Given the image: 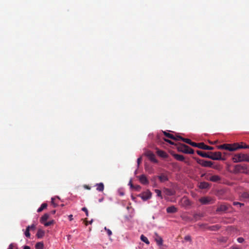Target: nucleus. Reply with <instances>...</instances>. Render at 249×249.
<instances>
[{
    "mask_svg": "<svg viewBox=\"0 0 249 249\" xmlns=\"http://www.w3.org/2000/svg\"><path fill=\"white\" fill-rule=\"evenodd\" d=\"M69 218L70 221H71L73 220V215L72 214H70L69 215Z\"/></svg>",
    "mask_w": 249,
    "mask_h": 249,
    "instance_id": "obj_48",
    "label": "nucleus"
},
{
    "mask_svg": "<svg viewBox=\"0 0 249 249\" xmlns=\"http://www.w3.org/2000/svg\"><path fill=\"white\" fill-rule=\"evenodd\" d=\"M233 173L235 174H249V168L246 164H237L233 167Z\"/></svg>",
    "mask_w": 249,
    "mask_h": 249,
    "instance_id": "obj_2",
    "label": "nucleus"
},
{
    "mask_svg": "<svg viewBox=\"0 0 249 249\" xmlns=\"http://www.w3.org/2000/svg\"><path fill=\"white\" fill-rule=\"evenodd\" d=\"M233 205L235 206V205H240V206L241 207V206H243L244 205V204L243 203H240V202H234L233 203Z\"/></svg>",
    "mask_w": 249,
    "mask_h": 249,
    "instance_id": "obj_43",
    "label": "nucleus"
},
{
    "mask_svg": "<svg viewBox=\"0 0 249 249\" xmlns=\"http://www.w3.org/2000/svg\"><path fill=\"white\" fill-rule=\"evenodd\" d=\"M197 162L203 167H211L213 165V162L211 161L205 160H204L196 159Z\"/></svg>",
    "mask_w": 249,
    "mask_h": 249,
    "instance_id": "obj_6",
    "label": "nucleus"
},
{
    "mask_svg": "<svg viewBox=\"0 0 249 249\" xmlns=\"http://www.w3.org/2000/svg\"><path fill=\"white\" fill-rule=\"evenodd\" d=\"M130 184V186L131 188H135L136 190H139L141 187L140 185H136V186H134L131 183V182H129Z\"/></svg>",
    "mask_w": 249,
    "mask_h": 249,
    "instance_id": "obj_35",
    "label": "nucleus"
},
{
    "mask_svg": "<svg viewBox=\"0 0 249 249\" xmlns=\"http://www.w3.org/2000/svg\"><path fill=\"white\" fill-rule=\"evenodd\" d=\"M146 156L148 158V159L151 161L152 162L154 163H157L158 160L156 159V156L154 155V154L151 152V151H148L146 153Z\"/></svg>",
    "mask_w": 249,
    "mask_h": 249,
    "instance_id": "obj_9",
    "label": "nucleus"
},
{
    "mask_svg": "<svg viewBox=\"0 0 249 249\" xmlns=\"http://www.w3.org/2000/svg\"><path fill=\"white\" fill-rule=\"evenodd\" d=\"M45 232L44 231L39 229L36 233V236L38 238H41L44 235Z\"/></svg>",
    "mask_w": 249,
    "mask_h": 249,
    "instance_id": "obj_26",
    "label": "nucleus"
},
{
    "mask_svg": "<svg viewBox=\"0 0 249 249\" xmlns=\"http://www.w3.org/2000/svg\"><path fill=\"white\" fill-rule=\"evenodd\" d=\"M8 249H14V246L12 244H11L8 248Z\"/></svg>",
    "mask_w": 249,
    "mask_h": 249,
    "instance_id": "obj_51",
    "label": "nucleus"
},
{
    "mask_svg": "<svg viewBox=\"0 0 249 249\" xmlns=\"http://www.w3.org/2000/svg\"><path fill=\"white\" fill-rule=\"evenodd\" d=\"M152 196V193L149 190H147L146 191L142 193V194L139 195L142 199L143 200H147V199L151 198Z\"/></svg>",
    "mask_w": 249,
    "mask_h": 249,
    "instance_id": "obj_8",
    "label": "nucleus"
},
{
    "mask_svg": "<svg viewBox=\"0 0 249 249\" xmlns=\"http://www.w3.org/2000/svg\"><path fill=\"white\" fill-rule=\"evenodd\" d=\"M203 226H204L206 229L212 231H216L218 230L220 228V226L218 225H215L212 226H207V224H204Z\"/></svg>",
    "mask_w": 249,
    "mask_h": 249,
    "instance_id": "obj_13",
    "label": "nucleus"
},
{
    "mask_svg": "<svg viewBox=\"0 0 249 249\" xmlns=\"http://www.w3.org/2000/svg\"><path fill=\"white\" fill-rule=\"evenodd\" d=\"M155 192L157 194V196L161 198H162V196L161 195V192L160 190L159 189H155Z\"/></svg>",
    "mask_w": 249,
    "mask_h": 249,
    "instance_id": "obj_33",
    "label": "nucleus"
},
{
    "mask_svg": "<svg viewBox=\"0 0 249 249\" xmlns=\"http://www.w3.org/2000/svg\"><path fill=\"white\" fill-rule=\"evenodd\" d=\"M184 239L186 240V241H190L191 240V237L189 235H187V236H185V237H184Z\"/></svg>",
    "mask_w": 249,
    "mask_h": 249,
    "instance_id": "obj_42",
    "label": "nucleus"
},
{
    "mask_svg": "<svg viewBox=\"0 0 249 249\" xmlns=\"http://www.w3.org/2000/svg\"><path fill=\"white\" fill-rule=\"evenodd\" d=\"M194 150L190 148L189 146V148L188 149V151L187 152V154H194Z\"/></svg>",
    "mask_w": 249,
    "mask_h": 249,
    "instance_id": "obj_38",
    "label": "nucleus"
},
{
    "mask_svg": "<svg viewBox=\"0 0 249 249\" xmlns=\"http://www.w3.org/2000/svg\"><path fill=\"white\" fill-rule=\"evenodd\" d=\"M207 179L213 182H217L221 180V177L218 175H213Z\"/></svg>",
    "mask_w": 249,
    "mask_h": 249,
    "instance_id": "obj_14",
    "label": "nucleus"
},
{
    "mask_svg": "<svg viewBox=\"0 0 249 249\" xmlns=\"http://www.w3.org/2000/svg\"><path fill=\"white\" fill-rule=\"evenodd\" d=\"M213 168H215V169H217V167H214Z\"/></svg>",
    "mask_w": 249,
    "mask_h": 249,
    "instance_id": "obj_58",
    "label": "nucleus"
},
{
    "mask_svg": "<svg viewBox=\"0 0 249 249\" xmlns=\"http://www.w3.org/2000/svg\"><path fill=\"white\" fill-rule=\"evenodd\" d=\"M173 156L178 161H183L184 160V157L181 155L177 154H173Z\"/></svg>",
    "mask_w": 249,
    "mask_h": 249,
    "instance_id": "obj_23",
    "label": "nucleus"
},
{
    "mask_svg": "<svg viewBox=\"0 0 249 249\" xmlns=\"http://www.w3.org/2000/svg\"><path fill=\"white\" fill-rule=\"evenodd\" d=\"M103 200H104V197H102L101 198H100L99 199V202H102L103 201Z\"/></svg>",
    "mask_w": 249,
    "mask_h": 249,
    "instance_id": "obj_53",
    "label": "nucleus"
},
{
    "mask_svg": "<svg viewBox=\"0 0 249 249\" xmlns=\"http://www.w3.org/2000/svg\"><path fill=\"white\" fill-rule=\"evenodd\" d=\"M178 141L179 140H182L183 142L188 143V144H190L191 145H192V146H196V143L195 142H192L191 140L189 139H186V138H184L181 136H179L178 137Z\"/></svg>",
    "mask_w": 249,
    "mask_h": 249,
    "instance_id": "obj_11",
    "label": "nucleus"
},
{
    "mask_svg": "<svg viewBox=\"0 0 249 249\" xmlns=\"http://www.w3.org/2000/svg\"><path fill=\"white\" fill-rule=\"evenodd\" d=\"M54 223V221L53 220L49 221L48 222H46L45 223H44V225L46 227H48L49 226H51L52 225H53Z\"/></svg>",
    "mask_w": 249,
    "mask_h": 249,
    "instance_id": "obj_32",
    "label": "nucleus"
},
{
    "mask_svg": "<svg viewBox=\"0 0 249 249\" xmlns=\"http://www.w3.org/2000/svg\"><path fill=\"white\" fill-rule=\"evenodd\" d=\"M142 158H139L137 159V163H138V166H139L140 163L142 162Z\"/></svg>",
    "mask_w": 249,
    "mask_h": 249,
    "instance_id": "obj_47",
    "label": "nucleus"
},
{
    "mask_svg": "<svg viewBox=\"0 0 249 249\" xmlns=\"http://www.w3.org/2000/svg\"><path fill=\"white\" fill-rule=\"evenodd\" d=\"M235 144H236V147H239L238 148V149H240V148H244V149H246V148H249V145H246V144H244V145H240V144H239L238 143H235Z\"/></svg>",
    "mask_w": 249,
    "mask_h": 249,
    "instance_id": "obj_31",
    "label": "nucleus"
},
{
    "mask_svg": "<svg viewBox=\"0 0 249 249\" xmlns=\"http://www.w3.org/2000/svg\"><path fill=\"white\" fill-rule=\"evenodd\" d=\"M188 148L189 146L188 145L184 144H181L179 146H178V151L187 154Z\"/></svg>",
    "mask_w": 249,
    "mask_h": 249,
    "instance_id": "obj_10",
    "label": "nucleus"
},
{
    "mask_svg": "<svg viewBox=\"0 0 249 249\" xmlns=\"http://www.w3.org/2000/svg\"><path fill=\"white\" fill-rule=\"evenodd\" d=\"M138 178H139V180L142 184L146 185V184H148L149 183V181L147 179L145 175H142L138 177Z\"/></svg>",
    "mask_w": 249,
    "mask_h": 249,
    "instance_id": "obj_12",
    "label": "nucleus"
},
{
    "mask_svg": "<svg viewBox=\"0 0 249 249\" xmlns=\"http://www.w3.org/2000/svg\"><path fill=\"white\" fill-rule=\"evenodd\" d=\"M92 221L93 220H91V221H89V222L88 221H86V223H85L86 225H88V224H91L92 223Z\"/></svg>",
    "mask_w": 249,
    "mask_h": 249,
    "instance_id": "obj_50",
    "label": "nucleus"
},
{
    "mask_svg": "<svg viewBox=\"0 0 249 249\" xmlns=\"http://www.w3.org/2000/svg\"><path fill=\"white\" fill-rule=\"evenodd\" d=\"M161 182H163L168 180L167 176L164 174H161L158 177Z\"/></svg>",
    "mask_w": 249,
    "mask_h": 249,
    "instance_id": "obj_17",
    "label": "nucleus"
},
{
    "mask_svg": "<svg viewBox=\"0 0 249 249\" xmlns=\"http://www.w3.org/2000/svg\"><path fill=\"white\" fill-rule=\"evenodd\" d=\"M54 200H55V198L53 197H52V200H51V203L52 204H53L54 205V207H56L57 206V205L55 204Z\"/></svg>",
    "mask_w": 249,
    "mask_h": 249,
    "instance_id": "obj_45",
    "label": "nucleus"
},
{
    "mask_svg": "<svg viewBox=\"0 0 249 249\" xmlns=\"http://www.w3.org/2000/svg\"><path fill=\"white\" fill-rule=\"evenodd\" d=\"M49 214L48 213H45L40 218V221L41 223H45V221L49 218Z\"/></svg>",
    "mask_w": 249,
    "mask_h": 249,
    "instance_id": "obj_24",
    "label": "nucleus"
},
{
    "mask_svg": "<svg viewBox=\"0 0 249 249\" xmlns=\"http://www.w3.org/2000/svg\"><path fill=\"white\" fill-rule=\"evenodd\" d=\"M82 211L86 213V215L88 216L89 215V213L88 209L86 207H83L82 208Z\"/></svg>",
    "mask_w": 249,
    "mask_h": 249,
    "instance_id": "obj_41",
    "label": "nucleus"
},
{
    "mask_svg": "<svg viewBox=\"0 0 249 249\" xmlns=\"http://www.w3.org/2000/svg\"><path fill=\"white\" fill-rule=\"evenodd\" d=\"M27 227H29V230H35L36 228V225L35 224H32L31 226H28Z\"/></svg>",
    "mask_w": 249,
    "mask_h": 249,
    "instance_id": "obj_44",
    "label": "nucleus"
},
{
    "mask_svg": "<svg viewBox=\"0 0 249 249\" xmlns=\"http://www.w3.org/2000/svg\"><path fill=\"white\" fill-rule=\"evenodd\" d=\"M157 153L159 156H160L162 158H167L168 157L167 154L164 151L160 150H158L157 151Z\"/></svg>",
    "mask_w": 249,
    "mask_h": 249,
    "instance_id": "obj_18",
    "label": "nucleus"
},
{
    "mask_svg": "<svg viewBox=\"0 0 249 249\" xmlns=\"http://www.w3.org/2000/svg\"><path fill=\"white\" fill-rule=\"evenodd\" d=\"M241 197L245 201H249V192H244L242 194Z\"/></svg>",
    "mask_w": 249,
    "mask_h": 249,
    "instance_id": "obj_21",
    "label": "nucleus"
},
{
    "mask_svg": "<svg viewBox=\"0 0 249 249\" xmlns=\"http://www.w3.org/2000/svg\"><path fill=\"white\" fill-rule=\"evenodd\" d=\"M166 211L168 213H175L177 212V209L174 206H172L168 207Z\"/></svg>",
    "mask_w": 249,
    "mask_h": 249,
    "instance_id": "obj_19",
    "label": "nucleus"
},
{
    "mask_svg": "<svg viewBox=\"0 0 249 249\" xmlns=\"http://www.w3.org/2000/svg\"><path fill=\"white\" fill-rule=\"evenodd\" d=\"M24 249H30V248L28 246H25L24 247Z\"/></svg>",
    "mask_w": 249,
    "mask_h": 249,
    "instance_id": "obj_52",
    "label": "nucleus"
},
{
    "mask_svg": "<svg viewBox=\"0 0 249 249\" xmlns=\"http://www.w3.org/2000/svg\"><path fill=\"white\" fill-rule=\"evenodd\" d=\"M95 186L97 187L96 190L99 192H103L104 189V185L103 183L101 182L97 183Z\"/></svg>",
    "mask_w": 249,
    "mask_h": 249,
    "instance_id": "obj_22",
    "label": "nucleus"
},
{
    "mask_svg": "<svg viewBox=\"0 0 249 249\" xmlns=\"http://www.w3.org/2000/svg\"><path fill=\"white\" fill-rule=\"evenodd\" d=\"M230 249H243L241 247H240L237 245L231 246Z\"/></svg>",
    "mask_w": 249,
    "mask_h": 249,
    "instance_id": "obj_37",
    "label": "nucleus"
},
{
    "mask_svg": "<svg viewBox=\"0 0 249 249\" xmlns=\"http://www.w3.org/2000/svg\"><path fill=\"white\" fill-rule=\"evenodd\" d=\"M164 192L167 196H172L174 195V192L173 191L169 189L165 188L164 189Z\"/></svg>",
    "mask_w": 249,
    "mask_h": 249,
    "instance_id": "obj_30",
    "label": "nucleus"
},
{
    "mask_svg": "<svg viewBox=\"0 0 249 249\" xmlns=\"http://www.w3.org/2000/svg\"><path fill=\"white\" fill-rule=\"evenodd\" d=\"M157 243L159 245H161L162 244V239L161 237H159L158 239H156Z\"/></svg>",
    "mask_w": 249,
    "mask_h": 249,
    "instance_id": "obj_36",
    "label": "nucleus"
},
{
    "mask_svg": "<svg viewBox=\"0 0 249 249\" xmlns=\"http://www.w3.org/2000/svg\"><path fill=\"white\" fill-rule=\"evenodd\" d=\"M198 215L197 214H196L194 215V218H196V216H197Z\"/></svg>",
    "mask_w": 249,
    "mask_h": 249,
    "instance_id": "obj_56",
    "label": "nucleus"
},
{
    "mask_svg": "<svg viewBox=\"0 0 249 249\" xmlns=\"http://www.w3.org/2000/svg\"><path fill=\"white\" fill-rule=\"evenodd\" d=\"M140 238L142 241L145 243L147 245H149L150 244V242H149L148 239L144 235H143V234L141 235Z\"/></svg>",
    "mask_w": 249,
    "mask_h": 249,
    "instance_id": "obj_28",
    "label": "nucleus"
},
{
    "mask_svg": "<svg viewBox=\"0 0 249 249\" xmlns=\"http://www.w3.org/2000/svg\"><path fill=\"white\" fill-rule=\"evenodd\" d=\"M105 230L107 231L108 236H110L112 235V231L109 229H107V227H105Z\"/></svg>",
    "mask_w": 249,
    "mask_h": 249,
    "instance_id": "obj_39",
    "label": "nucleus"
},
{
    "mask_svg": "<svg viewBox=\"0 0 249 249\" xmlns=\"http://www.w3.org/2000/svg\"><path fill=\"white\" fill-rule=\"evenodd\" d=\"M163 134L166 137H167L168 138H170V139H171L172 140H174L176 141H178V137H179V136H177L176 137V136H174L173 135L170 134L169 133H167L165 131L163 132Z\"/></svg>",
    "mask_w": 249,
    "mask_h": 249,
    "instance_id": "obj_16",
    "label": "nucleus"
},
{
    "mask_svg": "<svg viewBox=\"0 0 249 249\" xmlns=\"http://www.w3.org/2000/svg\"><path fill=\"white\" fill-rule=\"evenodd\" d=\"M47 207V204L44 203H42L41 206L37 209V212L40 213L42 212L44 209H46Z\"/></svg>",
    "mask_w": 249,
    "mask_h": 249,
    "instance_id": "obj_27",
    "label": "nucleus"
},
{
    "mask_svg": "<svg viewBox=\"0 0 249 249\" xmlns=\"http://www.w3.org/2000/svg\"><path fill=\"white\" fill-rule=\"evenodd\" d=\"M228 207L224 204H221L218 206L216 211L217 213L225 212L228 210Z\"/></svg>",
    "mask_w": 249,
    "mask_h": 249,
    "instance_id": "obj_15",
    "label": "nucleus"
},
{
    "mask_svg": "<svg viewBox=\"0 0 249 249\" xmlns=\"http://www.w3.org/2000/svg\"><path fill=\"white\" fill-rule=\"evenodd\" d=\"M164 141H165V142H167L169 143H170V144H174V143L173 142H172L171 141H170V140H169L165 139H164Z\"/></svg>",
    "mask_w": 249,
    "mask_h": 249,
    "instance_id": "obj_46",
    "label": "nucleus"
},
{
    "mask_svg": "<svg viewBox=\"0 0 249 249\" xmlns=\"http://www.w3.org/2000/svg\"><path fill=\"white\" fill-rule=\"evenodd\" d=\"M244 239L243 238V237H238L237 239V241L238 243H242L244 242Z\"/></svg>",
    "mask_w": 249,
    "mask_h": 249,
    "instance_id": "obj_40",
    "label": "nucleus"
},
{
    "mask_svg": "<svg viewBox=\"0 0 249 249\" xmlns=\"http://www.w3.org/2000/svg\"><path fill=\"white\" fill-rule=\"evenodd\" d=\"M199 188L201 189H207L209 187V184L206 182H201L199 184Z\"/></svg>",
    "mask_w": 249,
    "mask_h": 249,
    "instance_id": "obj_20",
    "label": "nucleus"
},
{
    "mask_svg": "<svg viewBox=\"0 0 249 249\" xmlns=\"http://www.w3.org/2000/svg\"><path fill=\"white\" fill-rule=\"evenodd\" d=\"M199 202L203 205H206L209 204H212L213 203V199L208 196L202 197L199 200Z\"/></svg>",
    "mask_w": 249,
    "mask_h": 249,
    "instance_id": "obj_5",
    "label": "nucleus"
},
{
    "mask_svg": "<svg viewBox=\"0 0 249 249\" xmlns=\"http://www.w3.org/2000/svg\"><path fill=\"white\" fill-rule=\"evenodd\" d=\"M235 143L233 144H223L222 145H218L217 148L219 149H225L230 151H234L238 149L239 147H235L236 146Z\"/></svg>",
    "mask_w": 249,
    "mask_h": 249,
    "instance_id": "obj_3",
    "label": "nucleus"
},
{
    "mask_svg": "<svg viewBox=\"0 0 249 249\" xmlns=\"http://www.w3.org/2000/svg\"><path fill=\"white\" fill-rule=\"evenodd\" d=\"M120 195H121V196H123V195H124V193H123V192H122V193H120Z\"/></svg>",
    "mask_w": 249,
    "mask_h": 249,
    "instance_id": "obj_57",
    "label": "nucleus"
},
{
    "mask_svg": "<svg viewBox=\"0 0 249 249\" xmlns=\"http://www.w3.org/2000/svg\"><path fill=\"white\" fill-rule=\"evenodd\" d=\"M52 214H53L55 213V210L52 211L51 212Z\"/></svg>",
    "mask_w": 249,
    "mask_h": 249,
    "instance_id": "obj_55",
    "label": "nucleus"
},
{
    "mask_svg": "<svg viewBox=\"0 0 249 249\" xmlns=\"http://www.w3.org/2000/svg\"><path fill=\"white\" fill-rule=\"evenodd\" d=\"M43 247L44 244L41 242L37 243L35 245L36 249H43Z\"/></svg>",
    "mask_w": 249,
    "mask_h": 249,
    "instance_id": "obj_29",
    "label": "nucleus"
},
{
    "mask_svg": "<svg viewBox=\"0 0 249 249\" xmlns=\"http://www.w3.org/2000/svg\"><path fill=\"white\" fill-rule=\"evenodd\" d=\"M209 155V158L213 160H224V159L221 158V153L220 152H210Z\"/></svg>",
    "mask_w": 249,
    "mask_h": 249,
    "instance_id": "obj_4",
    "label": "nucleus"
},
{
    "mask_svg": "<svg viewBox=\"0 0 249 249\" xmlns=\"http://www.w3.org/2000/svg\"><path fill=\"white\" fill-rule=\"evenodd\" d=\"M196 153L198 155L201 156L202 157L209 158V155L202 151L197 150Z\"/></svg>",
    "mask_w": 249,
    "mask_h": 249,
    "instance_id": "obj_25",
    "label": "nucleus"
},
{
    "mask_svg": "<svg viewBox=\"0 0 249 249\" xmlns=\"http://www.w3.org/2000/svg\"><path fill=\"white\" fill-rule=\"evenodd\" d=\"M71 235H67V238H68V240H69L71 238Z\"/></svg>",
    "mask_w": 249,
    "mask_h": 249,
    "instance_id": "obj_54",
    "label": "nucleus"
},
{
    "mask_svg": "<svg viewBox=\"0 0 249 249\" xmlns=\"http://www.w3.org/2000/svg\"><path fill=\"white\" fill-rule=\"evenodd\" d=\"M30 230H29V227H27L26 228V231H25V235L27 237H28V238H30Z\"/></svg>",
    "mask_w": 249,
    "mask_h": 249,
    "instance_id": "obj_34",
    "label": "nucleus"
},
{
    "mask_svg": "<svg viewBox=\"0 0 249 249\" xmlns=\"http://www.w3.org/2000/svg\"><path fill=\"white\" fill-rule=\"evenodd\" d=\"M232 161L235 162H249V155L244 153H238L235 154L232 158Z\"/></svg>",
    "mask_w": 249,
    "mask_h": 249,
    "instance_id": "obj_1",
    "label": "nucleus"
},
{
    "mask_svg": "<svg viewBox=\"0 0 249 249\" xmlns=\"http://www.w3.org/2000/svg\"><path fill=\"white\" fill-rule=\"evenodd\" d=\"M196 146H194V147H198L202 149L211 150L214 149L213 147L207 145L203 142L196 143Z\"/></svg>",
    "mask_w": 249,
    "mask_h": 249,
    "instance_id": "obj_7",
    "label": "nucleus"
},
{
    "mask_svg": "<svg viewBox=\"0 0 249 249\" xmlns=\"http://www.w3.org/2000/svg\"><path fill=\"white\" fill-rule=\"evenodd\" d=\"M84 188H85V189H88V190H90V188H90V187H89V186L87 185H84Z\"/></svg>",
    "mask_w": 249,
    "mask_h": 249,
    "instance_id": "obj_49",
    "label": "nucleus"
}]
</instances>
